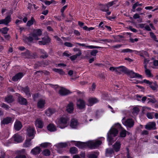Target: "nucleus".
Listing matches in <instances>:
<instances>
[{"label": "nucleus", "mask_w": 158, "mask_h": 158, "mask_svg": "<svg viewBox=\"0 0 158 158\" xmlns=\"http://www.w3.org/2000/svg\"><path fill=\"white\" fill-rule=\"evenodd\" d=\"M22 90L25 93L26 95H27L28 97H29L31 96V94L30 92V90L28 86L23 88Z\"/></svg>", "instance_id": "nucleus-34"}, {"label": "nucleus", "mask_w": 158, "mask_h": 158, "mask_svg": "<svg viewBox=\"0 0 158 158\" xmlns=\"http://www.w3.org/2000/svg\"><path fill=\"white\" fill-rule=\"evenodd\" d=\"M43 153L44 155L45 156H48L50 154V151L48 149H45L43 152Z\"/></svg>", "instance_id": "nucleus-52"}, {"label": "nucleus", "mask_w": 158, "mask_h": 158, "mask_svg": "<svg viewBox=\"0 0 158 158\" xmlns=\"http://www.w3.org/2000/svg\"><path fill=\"white\" fill-rule=\"evenodd\" d=\"M12 11L10 10L6 13L7 16L4 19L0 20V24H4L8 26L9 23L11 21V15L12 14Z\"/></svg>", "instance_id": "nucleus-3"}, {"label": "nucleus", "mask_w": 158, "mask_h": 158, "mask_svg": "<svg viewBox=\"0 0 158 158\" xmlns=\"http://www.w3.org/2000/svg\"><path fill=\"white\" fill-rule=\"evenodd\" d=\"M23 73H19L16 74L12 78V80L16 81L20 79L23 76Z\"/></svg>", "instance_id": "nucleus-19"}, {"label": "nucleus", "mask_w": 158, "mask_h": 158, "mask_svg": "<svg viewBox=\"0 0 158 158\" xmlns=\"http://www.w3.org/2000/svg\"><path fill=\"white\" fill-rule=\"evenodd\" d=\"M149 61V59H144L143 62L144 69H146V68L147 67V64L148 63Z\"/></svg>", "instance_id": "nucleus-58"}, {"label": "nucleus", "mask_w": 158, "mask_h": 158, "mask_svg": "<svg viewBox=\"0 0 158 158\" xmlns=\"http://www.w3.org/2000/svg\"><path fill=\"white\" fill-rule=\"evenodd\" d=\"M127 74L131 78H142V76L139 74L134 72L133 71L129 70Z\"/></svg>", "instance_id": "nucleus-9"}, {"label": "nucleus", "mask_w": 158, "mask_h": 158, "mask_svg": "<svg viewBox=\"0 0 158 158\" xmlns=\"http://www.w3.org/2000/svg\"><path fill=\"white\" fill-rule=\"evenodd\" d=\"M80 56V53L79 54H76L75 55H74L72 56H71L70 57V59L71 60L73 61L75 60L78 56Z\"/></svg>", "instance_id": "nucleus-55"}, {"label": "nucleus", "mask_w": 158, "mask_h": 158, "mask_svg": "<svg viewBox=\"0 0 158 158\" xmlns=\"http://www.w3.org/2000/svg\"><path fill=\"white\" fill-rule=\"evenodd\" d=\"M118 0H114V1L110 2L106 4V7H107V9L109 10V7L112 6L114 5H115L117 2Z\"/></svg>", "instance_id": "nucleus-31"}, {"label": "nucleus", "mask_w": 158, "mask_h": 158, "mask_svg": "<svg viewBox=\"0 0 158 158\" xmlns=\"http://www.w3.org/2000/svg\"><path fill=\"white\" fill-rule=\"evenodd\" d=\"M88 157V158H97V156L95 154L91 153L89 154Z\"/></svg>", "instance_id": "nucleus-62"}, {"label": "nucleus", "mask_w": 158, "mask_h": 158, "mask_svg": "<svg viewBox=\"0 0 158 158\" xmlns=\"http://www.w3.org/2000/svg\"><path fill=\"white\" fill-rule=\"evenodd\" d=\"M34 40V39H33L32 36L30 35V36L28 37H26L24 40L25 42H27V41L31 42Z\"/></svg>", "instance_id": "nucleus-50"}, {"label": "nucleus", "mask_w": 158, "mask_h": 158, "mask_svg": "<svg viewBox=\"0 0 158 158\" xmlns=\"http://www.w3.org/2000/svg\"><path fill=\"white\" fill-rule=\"evenodd\" d=\"M33 138V137L31 138H28L25 142L23 144V147H28L30 146L31 144L30 142L31 140Z\"/></svg>", "instance_id": "nucleus-24"}, {"label": "nucleus", "mask_w": 158, "mask_h": 158, "mask_svg": "<svg viewBox=\"0 0 158 158\" xmlns=\"http://www.w3.org/2000/svg\"><path fill=\"white\" fill-rule=\"evenodd\" d=\"M50 40L48 37H45L42 38V40L39 41V44L40 45H45L47 43H49Z\"/></svg>", "instance_id": "nucleus-15"}, {"label": "nucleus", "mask_w": 158, "mask_h": 158, "mask_svg": "<svg viewBox=\"0 0 158 158\" xmlns=\"http://www.w3.org/2000/svg\"><path fill=\"white\" fill-rule=\"evenodd\" d=\"M35 124L36 127L39 128H41L43 127V122L40 119H38L35 121Z\"/></svg>", "instance_id": "nucleus-20"}, {"label": "nucleus", "mask_w": 158, "mask_h": 158, "mask_svg": "<svg viewBox=\"0 0 158 158\" xmlns=\"http://www.w3.org/2000/svg\"><path fill=\"white\" fill-rule=\"evenodd\" d=\"M119 130L120 131L119 140L120 139V138H124L126 137L127 133L128 132L126 130L121 126V125L119 124Z\"/></svg>", "instance_id": "nucleus-10"}, {"label": "nucleus", "mask_w": 158, "mask_h": 158, "mask_svg": "<svg viewBox=\"0 0 158 158\" xmlns=\"http://www.w3.org/2000/svg\"><path fill=\"white\" fill-rule=\"evenodd\" d=\"M113 148L115 152H118V140L113 145Z\"/></svg>", "instance_id": "nucleus-44"}, {"label": "nucleus", "mask_w": 158, "mask_h": 158, "mask_svg": "<svg viewBox=\"0 0 158 158\" xmlns=\"http://www.w3.org/2000/svg\"><path fill=\"white\" fill-rule=\"evenodd\" d=\"M154 114V112H148L146 116L148 118L151 119H152L153 118Z\"/></svg>", "instance_id": "nucleus-53"}, {"label": "nucleus", "mask_w": 158, "mask_h": 158, "mask_svg": "<svg viewBox=\"0 0 158 158\" xmlns=\"http://www.w3.org/2000/svg\"><path fill=\"white\" fill-rule=\"evenodd\" d=\"M100 140L91 141L87 142V146L90 149H94L98 147L102 143Z\"/></svg>", "instance_id": "nucleus-4"}, {"label": "nucleus", "mask_w": 158, "mask_h": 158, "mask_svg": "<svg viewBox=\"0 0 158 158\" xmlns=\"http://www.w3.org/2000/svg\"><path fill=\"white\" fill-rule=\"evenodd\" d=\"M145 69V74L148 77H153V75H152L150 70L148 69L147 67L146 68V69Z\"/></svg>", "instance_id": "nucleus-39"}, {"label": "nucleus", "mask_w": 158, "mask_h": 158, "mask_svg": "<svg viewBox=\"0 0 158 158\" xmlns=\"http://www.w3.org/2000/svg\"><path fill=\"white\" fill-rule=\"evenodd\" d=\"M73 50L75 52H78L77 54H79L80 53V56L81 55V51L79 48H73Z\"/></svg>", "instance_id": "nucleus-60"}, {"label": "nucleus", "mask_w": 158, "mask_h": 158, "mask_svg": "<svg viewBox=\"0 0 158 158\" xmlns=\"http://www.w3.org/2000/svg\"><path fill=\"white\" fill-rule=\"evenodd\" d=\"M54 38L58 41V42L61 44H63V42L62 40L57 36H55Z\"/></svg>", "instance_id": "nucleus-56"}, {"label": "nucleus", "mask_w": 158, "mask_h": 158, "mask_svg": "<svg viewBox=\"0 0 158 158\" xmlns=\"http://www.w3.org/2000/svg\"><path fill=\"white\" fill-rule=\"evenodd\" d=\"M14 141L18 143L22 142L24 140L23 137L18 134H16L13 136Z\"/></svg>", "instance_id": "nucleus-14"}, {"label": "nucleus", "mask_w": 158, "mask_h": 158, "mask_svg": "<svg viewBox=\"0 0 158 158\" xmlns=\"http://www.w3.org/2000/svg\"><path fill=\"white\" fill-rule=\"evenodd\" d=\"M98 100L96 98H91L88 100L89 106H92L94 104L98 102Z\"/></svg>", "instance_id": "nucleus-26"}, {"label": "nucleus", "mask_w": 158, "mask_h": 158, "mask_svg": "<svg viewBox=\"0 0 158 158\" xmlns=\"http://www.w3.org/2000/svg\"><path fill=\"white\" fill-rule=\"evenodd\" d=\"M69 120L68 118L66 116H63L60 119V123L59 125V127L64 128L67 126V122Z\"/></svg>", "instance_id": "nucleus-5"}, {"label": "nucleus", "mask_w": 158, "mask_h": 158, "mask_svg": "<svg viewBox=\"0 0 158 158\" xmlns=\"http://www.w3.org/2000/svg\"><path fill=\"white\" fill-rule=\"evenodd\" d=\"M114 153L113 149L111 148H107L106 151V156H108Z\"/></svg>", "instance_id": "nucleus-35"}, {"label": "nucleus", "mask_w": 158, "mask_h": 158, "mask_svg": "<svg viewBox=\"0 0 158 158\" xmlns=\"http://www.w3.org/2000/svg\"><path fill=\"white\" fill-rule=\"evenodd\" d=\"M47 129L50 131H56V129L55 126L52 124H50L47 126Z\"/></svg>", "instance_id": "nucleus-29"}, {"label": "nucleus", "mask_w": 158, "mask_h": 158, "mask_svg": "<svg viewBox=\"0 0 158 158\" xmlns=\"http://www.w3.org/2000/svg\"><path fill=\"white\" fill-rule=\"evenodd\" d=\"M45 103V100L42 99L39 100L37 103L38 107L39 108H43L44 107Z\"/></svg>", "instance_id": "nucleus-30"}, {"label": "nucleus", "mask_w": 158, "mask_h": 158, "mask_svg": "<svg viewBox=\"0 0 158 158\" xmlns=\"http://www.w3.org/2000/svg\"><path fill=\"white\" fill-rule=\"evenodd\" d=\"M98 7L99 10H108L106 4H100L98 5Z\"/></svg>", "instance_id": "nucleus-40"}, {"label": "nucleus", "mask_w": 158, "mask_h": 158, "mask_svg": "<svg viewBox=\"0 0 158 158\" xmlns=\"http://www.w3.org/2000/svg\"><path fill=\"white\" fill-rule=\"evenodd\" d=\"M81 46H84L86 47V48H89L90 49H93V48H101V47H98V46H86L85 44H81Z\"/></svg>", "instance_id": "nucleus-38"}, {"label": "nucleus", "mask_w": 158, "mask_h": 158, "mask_svg": "<svg viewBox=\"0 0 158 158\" xmlns=\"http://www.w3.org/2000/svg\"><path fill=\"white\" fill-rule=\"evenodd\" d=\"M109 70L111 71L114 72L118 74V68L111 67L110 68Z\"/></svg>", "instance_id": "nucleus-49"}, {"label": "nucleus", "mask_w": 158, "mask_h": 158, "mask_svg": "<svg viewBox=\"0 0 158 158\" xmlns=\"http://www.w3.org/2000/svg\"><path fill=\"white\" fill-rule=\"evenodd\" d=\"M22 127L21 122L18 120L16 121L15 122L14 127L15 130L18 131L20 130Z\"/></svg>", "instance_id": "nucleus-16"}, {"label": "nucleus", "mask_w": 158, "mask_h": 158, "mask_svg": "<svg viewBox=\"0 0 158 158\" xmlns=\"http://www.w3.org/2000/svg\"><path fill=\"white\" fill-rule=\"evenodd\" d=\"M40 57L44 59H46L48 56L47 53L43 49H40Z\"/></svg>", "instance_id": "nucleus-27"}, {"label": "nucleus", "mask_w": 158, "mask_h": 158, "mask_svg": "<svg viewBox=\"0 0 158 158\" xmlns=\"http://www.w3.org/2000/svg\"><path fill=\"white\" fill-rule=\"evenodd\" d=\"M118 131L116 128H111L107 134V140L109 141V145H112L115 140L114 137H115L118 133Z\"/></svg>", "instance_id": "nucleus-1"}, {"label": "nucleus", "mask_w": 158, "mask_h": 158, "mask_svg": "<svg viewBox=\"0 0 158 158\" xmlns=\"http://www.w3.org/2000/svg\"><path fill=\"white\" fill-rule=\"evenodd\" d=\"M18 101L21 105H26L27 104V102L26 99L22 97H19Z\"/></svg>", "instance_id": "nucleus-23"}, {"label": "nucleus", "mask_w": 158, "mask_h": 158, "mask_svg": "<svg viewBox=\"0 0 158 158\" xmlns=\"http://www.w3.org/2000/svg\"><path fill=\"white\" fill-rule=\"evenodd\" d=\"M35 21V19L33 17H31L30 20L28 21L27 23V26L30 27L32 25L34 22Z\"/></svg>", "instance_id": "nucleus-42"}, {"label": "nucleus", "mask_w": 158, "mask_h": 158, "mask_svg": "<svg viewBox=\"0 0 158 158\" xmlns=\"http://www.w3.org/2000/svg\"><path fill=\"white\" fill-rule=\"evenodd\" d=\"M27 135L29 138H34L36 133L34 128L31 127H29L27 128Z\"/></svg>", "instance_id": "nucleus-8"}, {"label": "nucleus", "mask_w": 158, "mask_h": 158, "mask_svg": "<svg viewBox=\"0 0 158 158\" xmlns=\"http://www.w3.org/2000/svg\"><path fill=\"white\" fill-rule=\"evenodd\" d=\"M149 85L150 88L153 90H156L157 87V85L156 82H152Z\"/></svg>", "instance_id": "nucleus-36"}, {"label": "nucleus", "mask_w": 158, "mask_h": 158, "mask_svg": "<svg viewBox=\"0 0 158 158\" xmlns=\"http://www.w3.org/2000/svg\"><path fill=\"white\" fill-rule=\"evenodd\" d=\"M156 123L154 122H152L149 123L145 126V129L148 130H153L156 129Z\"/></svg>", "instance_id": "nucleus-12"}, {"label": "nucleus", "mask_w": 158, "mask_h": 158, "mask_svg": "<svg viewBox=\"0 0 158 158\" xmlns=\"http://www.w3.org/2000/svg\"><path fill=\"white\" fill-rule=\"evenodd\" d=\"M37 56L36 53L35 52L33 53L32 54H30V58H35Z\"/></svg>", "instance_id": "nucleus-64"}, {"label": "nucleus", "mask_w": 158, "mask_h": 158, "mask_svg": "<svg viewBox=\"0 0 158 158\" xmlns=\"http://www.w3.org/2000/svg\"><path fill=\"white\" fill-rule=\"evenodd\" d=\"M129 70L123 66H119V73H123L127 74Z\"/></svg>", "instance_id": "nucleus-22"}, {"label": "nucleus", "mask_w": 158, "mask_h": 158, "mask_svg": "<svg viewBox=\"0 0 158 158\" xmlns=\"http://www.w3.org/2000/svg\"><path fill=\"white\" fill-rule=\"evenodd\" d=\"M137 7H138L136 10H142L144 7V5L143 3H139L138 2H137L132 6V9L135 10V9Z\"/></svg>", "instance_id": "nucleus-13"}, {"label": "nucleus", "mask_w": 158, "mask_h": 158, "mask_svg": "<svg viewBox=\"0 0 158 158\" xmlns=\"http://www.w3.org/2000/svg\"><path fill=\"white\" fill-rule=\"evenodd\" d=\"M9 29L7 27H4L0 30V31L2 34H6L7 33L8 31H9Z\"/></svg>", "instance_id": "nucleus-45"}, {"label": "nucleus", "mask_w": 158, "mask_h": 158, "mask_svg": "<svg viewBox=\"0 0 158 158\" xmlns=\"http://www.w3.org/2000/svg\"><path fill=\"white\" fill-rule=\"evenodd\" d=\"M74 105L73 102H70L66 107V110L69 113H71L74 110Z\"/></svg>", "instance_id": "nucleus-17"}, {"label": "nucleus", "mask_w": 158, "mask_h": 158, "mask_svg": "<svg viewBox=\"0 0 158 158\" xmlns=\"http://www.w3.org/2000/svg\"><path fill=\"white\" fill-rule=\"evenodd\" d=\"M139 111V109L137 107H134L132 110V114L134 115H137Z\"/></svg>", "instance_id": "nucleus-46"}, {"label": "nucleus", "mask_w": 158, "mask_h": 158, "mask_svg": "<svg viewBox=\"0 0 158 158\" xmlns=\"http://www.w3.org/2000/svg\"><path fill=\"white\" fill-rule=\"evenodd\" d=\"M148 100L149 102H151L152 103H155L157 102V101L154 98V96H152L151 98H148Z\"/></svg>", "instance_id": "nucleus-48"}, {"label": "nucleus", "mask_w": 158, "mask_h": 158, "mask_svg": "<svg viewBox=\"0 0 158 158\" xmlns=\"http://www.w3.org/2000/svg\"><path fill=\"white\" fill-rule=\"evenodd\" d=\"M78 123L77 120L75 119H73L71 121L70 126L72 128H76L78 125Z\"/></svg>", "instance_id": "nucleus-25"}, {"label": "nucleus", "mask_w": 158, "mask_h": 158, "mask_svg": "<svg viewBox=\"0 0 158 158\" xmlns=\"http://www.w3.org/2000/svg\"><path fill=\"white\" fill-rule=\"evenodd\" d=\"M55 146L58 148H62L66 147L67 146V144L66 143H61L56 144Z\"/></svg>", "instance_id": "nucleus-37"}, {"label": "nucleus", "mask_w": 158, "mask_h": 158, "mask_svg": "<svg viewBox=\"0 0 158 158\" xmlns=\"http://www.w3.org/2000/svg\"><path fill=\"white\" fill-rule=\"evenodd\" d=\"M122 121L123 124L127 128H131L133 127L134 125V121L133 119L131 118H128L126 119L125 118H123Z\"/></svg>", "instance_id": "nucleus-2"}, {"label": "nucleus", "mask_w": 158, "mask_h": 158, "mask_svg": "<svg viewBox=\"0 0 158 158\" xmlns=\"http://www.w3.org/2000/svg\"><path fill=\"white\" fill-rule=\"evenodd\" d=\"M133 50L127 48L123 49H120V53H126V52H131L132 53L133 52Z\"/></svg>", "instance_id": "nucleus-41"}, {"label": "nucleus", "mask_w": 158, "mask_h": 158, "mask_svg": "<svg viewBox=\"0 0 158 158\" xmlns=\"http://www.w3.org/2000/svg\"><path fill=\"white\" fill-rule=\"evenodd\" d=\"M53 70L56 72L60 74H64V72L60 69H54Z\"/></svg>", "instance_id": "nucleus-43"}, {"label": "nucleus", "mask_w": 158, "mask_h": 158, "mask_svg": "<svg viewBox=\"0 0 158 158\" xmlns=\"http://www.w3.org/2000/svg\"><path fill=\"white\" fill-rule=\"evenodd\" d=\"M22 54L23 55L25 56L26 57L29 58H30L31 53L29 50H27L26 52Z\"/></svg>", "instance_id": "nucleus-51"}, {"label": "nucleus", "mask_w": 158, "mask_h": 158, "mask_svg": "<svg viewBox=\"0 0 158 158\" xmlns=\"http://www.w3.org/2000/svg\"><path fill=\"white\" fill-rule=\"evenodd\" d=\"M87 142L84 143L81 142H78L76 144V146L79 148H82L85 147L86 145L87 146Z\"/></svg>", "instance_id": "nucleus-33"}, {"label": "nucleus", "mask_w": 158, "mask_h": 158, "mask_svg": "<svg viewBox=\"0 0 158 158\" xmlns=\"http://www.w3.org/2000/svg\"><path fill=\"white\" fill-rule=\"evenodd\" d=\"M56 1L54 0H51V1H48L46 0L45 2V4L47 5H49L52 3L55 4Z\"/></svg>", "instance_id": "nucleus-54"}, {"label": "nucleus", "mask_w": 158, "mask_h": 158, "mask_svg": "<svg viewBox=\"0 0 158 158\" xmlns=\"http://www.w3.org/2000/svg\"><path fill=\"white\" fill-rule=\"evenodd\" d=\"M70 93L69 90L63 88H61L59 91V94L62 96L66 95Z\"/></svg>", "instance_id": "nucleus-18"}, {"label": "nucleus", "mask_w": 158, "mask_h": 158, "mask_svg": "<svg viewBox=\"0 0 158 158\" xmlns=\"http://www.w3.org/2000/svg\"><path fill=\"white\" fill-rule=\"evenodd\" d=\"M13 121L14 119L12 118L8 117H6L4 118L1 121V126L2 127H3L5 125L11 123L13 122Z\"/></svg>", "instance_id": "nucleus-7"}, {"label": "nucleus", "mask_w": 158, "mask_h": 158, "mask_svg": "<svg viewBox=\"0 0 158 158\" xmlns=\"http://www.w3.org/2000/svg\"><path fill=\"white\" fill-rule=\"evenodd\" d=\"M56 111V110L54 109H50L49 108L47 110L45 111V114L48 116H50L52 114H54Z\"/></svg>", "instance_id": "nucleus-28"}, {"label": "nucleus", "mask_w": 158, "mask_h": 158, "mask_svg": "<svg viewBox=\"0 0 158 158\" xmlns=\"http://www.w3.org/2000/svg\"><path fill=\"white\" fill-rule=\"evenodd\" d=\"M98 51L97 50H91L90 52V55L91 56H95L96 55V54L98 53Z\"/></svg>", "instance_id": "nucleus-57"}, {"label": "nucleus", "mask_w": 158, "mask_h": 158, "mask_svg": "<svg viewBox=\"0 0 158 158\" xmlns=\"http://www.w3.org/2000/svg\"><path fill=\"white\" fill-rule=\"evenodd\" d=\"M70 152L71 154H74L77 153V148L75 147L71 148L70 149Z\"/></svg>", "instance_id": "nucleus-47"}, {"label": "nucleus", "mask_w": 158, "mask_h": 158, "mask_svg": "<svg viewBox=\"0 0 158 158\" xmlns=\"http://www.w3.org/2000/svg\"><path fill=\"white\" fill-rule=\"evenodd\" d=\"M15 158H27L26 156L24 154H20L17 155Z\"/></svg>", "instance_id": "nucleus-61"}, {"label": "nucleus", "mask_w": 158, "mask_h": 158, "mask_svg": "<svg viewBox=\"0 0 158 158\" xmlns=\"http://www.w3.org/2000/svg\"><path fill=\"white\" fill-rule=\"evenodd\" d=\"M41 149L39 147H36L33 149L31 151V153L34 155H36L40 153Z\"/></svg>", "instance_id": "nucleus-21"}, {"label": "nucleus", "mask_w": 158, "mask_h": 158, "mask_svg": "<svg viewBox=\"0 0 158 158\" xmlns=\"http://www.w3.org/2000/svg\"><path fill=\"white\" fill-rule=\"evenodd\" d=\"M42 62H38L36 63L34 65V67L35 69H37L39 67H41L42 66Z\"/></svg>", "instance_id": "nucleus-59"}, {"label": "nucleus", "mask_w": 158, "mask_h": 158, "mask_svg": "<svg viewBox=\"0 0 158 158\" xmlns=\"http://www.w3.org/2000/svg\"><path fill=\"white\" fill-rule=\"evenodd\" d=\"M14 100V98L12 95L7 96L5 98V101L8 103L12 102Z\"/></svg>", "instance_id": "nucleus-32"}, {"label": "nucleus", "mask_w": 158, "mask_h": 158, "mask_svg": "<svg viewBox=\"0 0 158 158\" xmlns=\"http://www.w3.org/2000/svg\"><path fill=\"white\" fill-rule=\"evenodd\" d=\"M51 143H42L41 146L43 147H47L48 146L50 145Z\"/></svg>", "instance_id": "nucleus-63"}, {"label": "nucleus", "mask_w": 158, "mask_h": 158, "mask_svg": "<svg viewBox=\"0 0 158 158\" xmlns=\"http://www.w3.org/2000/svg\"><path fill=\"white\" fill-rule=\"evenodd\" d=\"M77 108L79 109H83L85 106V101L81 99L77 100Z\"/></svg>", "instance_id": "nucleus-11"}, {"label": "nucleus", "mask_w": 158, "mask_h": 158, "mask_svg": "<svg viewBox=\"0 0 158 158\" xmlns=\"http://www.w3.org/2000/svg\"><path fill=\"white\" fill-rule=\"evenodd\" d=\"M42 33L41 30L38 29L34 30L33 32L30 34V35L32 36L34 40H38L40 39L39 37L41 35Z\"/></svg>", "instance_id": "nucleus-6"}]
</instances>
